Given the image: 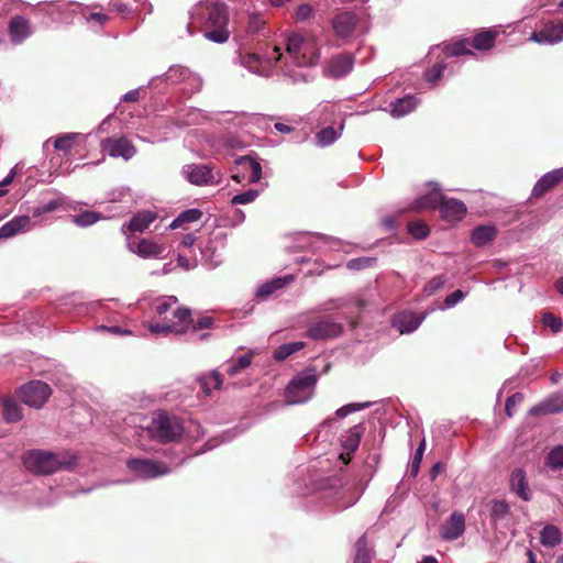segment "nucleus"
<instances>
[{"label":"nucleus","mask_w":563,"mask_h":563,"mask_svg":"<svg viewBox=\"0 0 563 563\" xmlns=\"http://www.w3.org/2000/svg\"><path fill=\"white\" fill-rule=\"evenodd\" d=\"M203 19L205 36L214 43H224L228 41L230 32L227 27L229 14L223 3L214 2L206 7L201 14Z\"/></svg>","instance_id":"obj_1"},{"label":"nucleus","mask_w":563,"mask_h":563,"mask_svg":"<svg viewBox=\"0 0 563 563\" xmlns=\"http://www.w3.org/2000/svg\"><path fill=\"white\" fill-rule=\"evenodd\" d=\"M184 426L179 418L158 411L148 426L152 439L159 443L177 442L183 438Z\"/></svg>","instance_id":"obj_2"},{"label":"nucleus","mask_w":563,"mask_h":563,"mask_svg":"<svg viewBox=\"0 0 563 563\" xmlns=\"http://www.w3.org/2000/svg\"><path fill=\"white\" fill-rule=\"evenodd\" d=\"M317 382L318 376L314 368H307L296 375L285 389L287 402L301 404L309 400Z\"/></svg>","instance_id":"obj_3"},{"label":"nucleus","mask_w":563,"mask_h":563,"mask_svg":"<svg viewBox=\"0 0 563 563\" xmlns=\"http://www.w3.org/2000/svg\"><path fill=\"white\" fill-rule=\"evenodd\" d=\"M24 466L32 473L49 475L64 466L57 454L44 450H30L23 455Z\"/></svg>","instance_id":"obj_4"},{"label":"nucleus","mask_w":563,"mask_h":563,"mask_svg":"<svg viewBox=\"0 0 563 563\" xmlns=\"http://www.w3.org/2000/svg\"><path fill=\"white\" fill-rule=\"evenodd\" d=\"M126 466L143 479L156 478L170 473V468L166 463L148 459H130L126 461Z\"/></svg>","instance_id":"obj_5"},{"label":"nucleus","mask_w":563,"mask_h":563,"mask_svg":"<svg viewBox=\"0 0 563 563\" xmlns=\"http://www.w3.org/2000/svg\"><path fill=\"white\" fill-rule=\"evenodd\" d=\"M51 387L44 382L33 380L20 388L21 400L33 408H41L51 396Z\"/></svg>","instance_id":"obj_6"},{"label":"nucleus","mask_w":563,"mask_h":563,"mask_svg":"<svg viewBox=\"0 0 563 563\" xmlns=\"http://www.w3.org/2000/svg\"><path fill=\"white\" fill-rule=\"evenodd\" d=\"M235 165L236 173L232 178L236 183H241L243 180L257 183L262 178V166L256 159L250 156H241L235 161Z\"/></svg>","instance_id":"obj_7"},{"label":"nucleus","mask_w":563,"mask_h":563,"mask_svg":"<svg viewBox=\"0 0 563 563\" xmlns=\"http://www.w3.org/2000/svg\"><path fill=\"white\" fill-rule=\"evenodd\" d=\"M101 146L111 157H122L124 161L131 159L137 152L125 136L107 137L101 142Z\"/></svg>","instance_id":"obj_8"},{"label":"nucleus","mask_w":563,"mask_h":563,"mask_svg":"<svg viewBox=\"0 0 563 563\" xmlns=\"http://www.w3.org/2000/svg\"><path fill=\"white\" fill-rule=\"evenodd\" d=\"M185 174L187 179L198 186H209L219 183L218 173H213V168L205 164H191L186 166Z\"/></svg>","instance_id":"obj_9"},{"label":"nucleus","mask_w":563,"mask_h":563,"mask_svg":"<svg viewBox=\"0 0 563 563\" xmlns=\"http://www.w3.org/2000/svg\"><path fill=\"white\" fill-rule=\"evenodd\" d=\"M530 41L539 44H555L563 41V24L554 21H548L539 31L530 35Z\"/></svg>","instance_id":"obj_10"},{"label":"nucleus","mask_w":563,"mask_h":563,"mask_svg":"<svg viewBox=\"0 0 563 563\" xmlns=\"http://www.w3.org/2000/svg\"><path fill=\"white\" fill-rule=\"evenodd\" d=\"M465 531V517L462 512L454 511L440 527V536L445 541L459 539Z\"/></svg>","instance_id":"obj_11"},{"label":"nucleus","mask_w":563,"mask_h":563,"mask_svg":"<svg viewBox=\"0 0 563 563\" xmlns=\"http://www.w3.org/2000/svg\"><path fill=\"white\" fill-rule=\"evenodd\" d=\"M563 181V168L553 169L543 175L532 189V197L541 198Z\"/></svg>","instance_id":"obj_12"},{"label":"nucleus","mask_w":563,"mask_h":563,"mask_svg":"<svg viewBox=\"0 0 563 563\" xmlns=\"http://www.w3.org/2000/svg\"><path fill=\"white\" fill-rule=\"evenodd\" d=\"M341 330L342 328L339 323L329 320H320L310 325L307 335L313 340H322L339 335Z\"/></svg>","instance_id":"obj_13"},{"label":"nucleus","mask_w":563,"mask_h":563,"mask_svg":"<svg viewBox=\"0 0 563 563\" xmlns=\"http://www.w3.org/2000/svg\"><path fill=\"white\" fill-rule=\"evenodd\" d=\"M423 319L424 314L404 311L395 316L393 324L398 329L400 333H410L419 328Z\"/></svg>","instance_id":"obj_14"},{"label":"nucleus","mask_w":563,"mask_h":563,"mask_svg":"<svg viewBox=\"0 0 563 563\" xmlns=\"http://www.w3.org/2000/svg\"><path fill=\"white\" fill-rule=\"evenodd\" d=\"M465 213L466 207L461 200L455 198L443 199L440 208V214L444 220L450 222L460 221L463 219Z\"/></svg>","instance_id":"obj_15"},{"label":"nucleus","mask_w":563,"mask_h":563,"mask_svg":"<svg viewBox=\"0 0 563 563\" xmlns=\"http://www.w3.org/2000/svg\"><path fill=\"white\" fill-rule=\"evenodd\" d=\"M356 16L351 12H341L332 19V27L340 37L350 36L356 25Z\"/></svg>","instance_id":"obj_16"},{"label":"nucleus","mask_w":563,"mask_h":563,"mask_svg":"<svg viewBox=\"0 0 563 563\" xmlns=\"http://www.w3.org/2000/svg\"><path fill=\"white\" fill-rule=\"evenodd\" d=\"M31 26L26 19L14 15L9 22V34L12 43L20 44L31 35Z\"/></svg>","instance_id":"obj_17"},{"label":"nucleus","mask_w":563,"mask_h":563,"mask_svg":"<svg viewBox=\"0 0 563 563\" xmlns=\"http://www.w3.org/2000/svg\"><path fill=\"white\" fill-rule=\"evenodd\" d=\"M510 488L525 501L531 499V492L527 482L526 472L522 468H516L510 476Z\"/></svg>","instance_id":"obj_18"},{"label":"nucleus","mask_w":563,"mask_h":563,"mask_svg":"<svg viewBox=\"0 0 563 563\" xmlns=\"http://www.w3.org/2000/svg\"><path fill=\"white\" fill-rule=\"evenodd\" d=\"M354 58L350 54H340L329 63V73L334 78L347 75L353 68Z\"/></svg>","instance_id":"obj_19"},{"label":"nucleus","mask_w":563,"mask_h":563,"mask_svg":"<svg viewBox=\"0 0 563 563\" xmlns=\"http://www.w3.org/2000/svg\"><path fill=\"white\" fill-rule=\"evenodd\" d=\"M31 223L29 216L13 218L0 228V239H9L24 232Z\"/></svg>","instance_id":"obj_20"},{"label":"nucleus","mask_w":563,"mask_h":563,"mask_svg":"<svg viewBox=\"0 0 563 563\" xmlns=\"http://www.w3.org/2000/svg\"><path fill=\"white\" fill-rule=\"evenodd\" d=\"M156 213L148 210L137 212L126 225H123L122 230L128 228L131 232L142 233L156 220Z\"/></svg>","instance_id":"obj_21"},{"label":"nucleus","mask_w":563,"mask_h":563,"mask_svg":"<svg viewBox=\"0 0 563 563\" xmlns=\"http://www.w3.org/2000/svg\"><path fill=\"white\" fill-rule=\"evenodd\" d=\"M533 413L552 415L563 412V394L555 393L531 410Z\"/></svg>","instance_id":"obj_22"},{"label":"nucleus","mask_w":563,"mask_h":563,"mask_svg":"<svg viewBox=\"0 0 563 563\" xmlns=\"http://www.w3.org/2000/svg\"><path fill=\"white\" fill-rule=\"evenodd\" d=\"M365 432L363 423L355 424L352 427L345 435L342 437V446L346 451L347 455L354 453L361 442L362 435Z\"/></svg>","instance_id":"obj_23"},{"label":"nucleus","mask_w":563,"mask_h":563,"mask_svg":"<svg viewBox=\"0 0 563 563\" xmlns=\"http://www.w3.org/2000/svg\"><path fill=\"white\" fill-rule=\"evenodd\" d=\"M164 321L173 323L175 328H186V332L190 329L192 323L191 310L188 308L178 307L164 317Z\"/></svg>","instance_id":"obj_24"},{"label":"nucleus","mask_w":563,"mask_h":563,"mask_svg":"<svg viewBox=\"0 0 563 563\" xmlns=\"http://www.w3.org/2000/svg\"><path fill=\"white\" fill-rule=\"evenodd\" d=\"M131 250L137 254L140 257L148 258V257H159L163 252L165 251V247L158 243H155L147 239H142L137 243L136 247Z\"/></svg>","instance_id":"obj_25"},{"label":"nucleus","mask_w":563,"mask_h":563,"mask_svg":"<svg viewBox=\"0 0 563 563\" xmlns=\"http://www.w3.org/2000/svg\"><path fill=\"white\" fill-rule=\"evenodd\" d=\"M497 235V229L494 225H479L472 231L471 240L477 247L490 243Z\"/></svg>","instance_id":"obj_26"},{"label":"nucleus","mask_w":563,"mask_h":563,"mask_svg":"<svg viewBox=\"0 0 563 563\" xmlns=\"http://www.w3.org/2000/svg\"><path fill=\"white\" fill-rule=\"evenodd\" d=\"M443 199L444 196L442 195V192L439 189H434L424 195L423 197L416 199L415 209H440Z\"/></svg>","instance_id":"obj_27"},{"label":"nucleus","mask_w":563,"mask_h":563,"mask_svg":"<svg viewBox=\"0 0 563 563\" xmlns=\"http://www.w3.org/2000/svg\"><path fill=\"white\" fill-rule=\"evenodd\" d=\"M489 517L494 527L510 514V506L505 500L493 499L489 501Z\"/></svg>","instance_id":"obj_28"},{"label":"nucleus","mask_w":563,"mask_h":563,"mask_svg":"<svg viewBox=\"0 0 563 563\" xmlns=\"http://www.w3.org/2000/svg\"><path fill=\"white\" fill-rule=\"evenodd\" d=\"M562 541L561 530L553 525H547L540 531V542L548 548H554Z\"/></svg>","instance_id":"obj_29"},{"label":"nucleus","mask_w":563,"mask_h":563,"mask_svg":"<svg viewBox=\"0 0 563 563\" xmlns=\"http://www.w3.org/2000/svg\"><path fill=\"white\" fill-rule=\"evenodd\" d=\"M497 33L492 30H485L477 33L471 43V45L479 51L489 49L494 46Z\"/></svg>","instance_id":"obj_30"},{"label":"nucleus","mask_w":563,"mask_h":563,"mask_svg":"<svg viewBox=\"0 0 563 563\" xmlns=\"http://www.w3.org/2000/svg\"><path fill=\"white\" fill-rule=\"evenodd\" d=\"M80 139L79 133H65L58 135L54 141V148L64 153H69Z\"/></svg>","instance_id":"obj_31"},{"label":"nucleus","mask_w":563,"mask_h":563,"mask_svg":"<svg viewBox=\"0 0 563 563\" xmlns=\"http://www.w3.org/2000/svg\"><path fill=\"white\" fill-rule=\"evenodd\" d=\"M354 563H372L371 550L365 534L360 537L355 543Z\"/></svg>","instance_id":"obj_32"},{"label":"nucleus","mask_w":563,"mask_h":563,"mask_svg":"<svg viewBox=\"0 0 563 563\" xmlns=\"http://www.w3.org/2000/svg\"><path fill=\"white\" fill-rule=\"evenodd\" d=\"M197 382L199 383L200 388L207 396L211 394L212 389H219L222 385L221 375L217 371H213L208 376L199 377Z\"/></svg>","instance_id":"obj_33"},{"label":"nucleus","mask_w":563,"mask_h":563,"mask_svg":"<svg viewBox=\"0 0 563 563\" xmlns=\"http://www.w3.org/2000/svg\"><path fill=\"white\" fill-rule=\"evenodd\" d=\"M103 219L102 214L96 211L86 210L71 216V221L78 227H89Z\"/></svg>","instance_id":"obj_34"},{"label":"nucleus","mask_w":563,"mask_h":563,"mask_svg":"<svg viewBox=\"0 0 563 563\" xmlns=\"http://www.w3.org/2000/svg\"><path fill=\"white\" fill-rule=\"evenodd\" d=\"M470 45L471 42L467 38L460 40L457 42L445 45L443 47V53L448 57L460 56L464 54L473 55V52L468 48Z\"/></svg>","instance_id":"obj_35"},{"label":"nucleus","mask_w":563,"mask_h":563,"mask_svg":"<svg viewBox=\"0 0 563 563\" xmlns=\"http://www.w3.org/2000/svg\"><path fill=\"white\" fill-rule=\"evenodd\" d=\"M22 409L13 399L3 401V418L7 422H18L22 419Z\"/></svg>","instance_id":"obj_36"},{"label":"nucleus","mask_w":563,"mask_h":563,"mask_svg":"<svg viewBox=\"0 0 563 563\" xmlns=\"http://www.w3.org/2000/svg\"><path fill=\"white\" fill-rule=\"evenodd\" d=\"M252 358L253 354L250 352L235 360H231L228 363L227 373L231 376L236 375L239 372L251 365Z\"/></svg>","instance_id":"obj_37"},{"label":"nucleus","mask_w":563,"mask_h":563,"mask_svg":"<svg viewBox=\"0 0 563 563\" xmlns=\"http://www.w3.org/2000/svg\"><path fill=\"white\" fill-rule=\"evenodd\" d=\"M287 284L286 278H277L272 282L265 283L257 289L256 296L262 299L268 298L276 290L282 289Z\"/></svg>","instance_id":"obj_38"},{"label":"nucleus","mask_w":563,"mask_h":563,"mask_svg":"<svg viewBox=\"0 0 563 563\" xmlns=\"http://www.w3.org/2000/svg\"><path fill=\"white\" fill-rule=\"evenodd\" d=\"M303 346V342H291L283 344L274 351V358L277 361H284L291 354L300 351Z\"/></svg>","instance_id":"obj_39"},{"label":"nucleus","mask_w":563,"mask_h":563,"mask_svg":"<svg viewBox=\"0 0 563 563\" xmlns=\"http://www.w3.org/2000/svg\"><path fill=\"white\" fill-rule=\"evenodd\" d=\"M202 217V212L199 209H189L181 212L170 224V228L177 229L184 223H190L198 221Z\"/></svg>","instance_id":"obj_40"},{"label":"nucleus","mask_w":563,"mask_h":563,"mask_svg":"<svg viewBox=\"0 0 563 563\" xmlns=\"http://www.w3.org/2000/svg\"><path fill=\"white\" fill-rule=\"evenodd\" d=\"M416 107V100L413 97L408 96L402 99H398L397 102L394 104L393 108V114L395 117H402L410 111H412Z\"/></svg>","instance_id":"obj_41"},{"label":"nucleus","mask_w":563,"mask_h":563,"mask_svg":"<svg viewBox=\"0 0 563 563\" xmlns=\"http://www.w3.org/2000/svg\"><path fill=\"white\" fill-rule=\"evenodd\" d=\"M547 465L555 471L563 468V445H558L549 452Z\"/></svg>","instance_id":"obj_42"},{"label":"nucleus","mask_w":563,"mask_h":563,"mask_svg":"<svg viewBox=\"0 0 563 563\" xmlns=\"http://www.w3.org/2000/svg\"><path fill=\"white\" fill-rule=\"evenodd\" d=\"M338 136L339 132L334 128L327 126L317 133V144L320 146H328L332 144L338 139Z\"/></svg>","instance_id":"obj_43"},{"label":"nucleus","mask_w":563,"mask_h":563,"mask_svg":"<svg viewBox=\"0 0 563 563\" xmlns=\"http://www.w3.org/2000/svg\"><path fill=\"white\" fill-rule=\"evenodd\" d=\"M408 232L418 240H423L430 234L428 224L421 220L410 222L408 224Z\"/></svg>","instance_id":"obj_44"},{"label":"nucleus","mask_w":563,"mask_h":563,"mask_svg":"<svg viewBox=\"0 0 563 563\" xmlns=\"http://www.w3.org/2000/svg\"><path fill=\"white\" fill-rule=\"evenodd\" d=\"M446 283V278L444 275H438L432 277L423 287V292L426 296H432L441 288H443Z\"/></svg>","instance_id":"obj_45"},{"label":"nucleus","mask_w":563,"mask_h":563,"mask_svg":"<svg viewBox=\"0 0 563 563\" xmlns=\"http://www.w3.org/2000/svg\"><path fill=\"white\" fill-rule=\"evenodd\" d=\"M150 331L152 333H176V334H185L186 328H175L173 323H167L163 321V323H155L150 327Z\"/></svg>","instance_id":"obj_46"},{"label":"nucleus","mask_w":563,"mask_h":563,"mask_svg":"<svg viewBox=\"0 0 563 563\" xmlns=\"http://www.w3.org/2000/svg\"><path fill=\"white\" fill-rule=\"evenodd\" d=\"M305 44V38L300 34H292L288 37L287 41V52L297 57V54L301 51L302 46Z\"/></svg>","instance_id":"obj_47"},{"label":"nucleus","mask_w":563,"mask_h":563,"mask_svg":"<svg viewBox=\"0 0 563 563\" xmlns=\"http://www.w3.org/2000/svg\"><path fill=\"white\" fill-rule=\"evenodd\" d=\"M542 322L545 327H549L553 333H558L563 329V320L551 312H547L542 316Z\"/></svg>","instance_id":"obj_48"},{"label":"nucleus","mask_w":563,"mask_h":563,"mask_svg":"<svg viewBox=\"0 0 563 563\" xmlns=\"http://www.w3.org/2000/svg\"><path fill=\"white\" fill-rule=\"evenodd\" d=\"M258 196V191L254 189H250L247 191H244L242 194L235 195L231 199L232 205H245L254 201L256 197Z\"/></svg>","instance_id":"obj_49"},{"label":"nucleus","mask_w":563,"mask_h":563,"mask_svg":"<svg viewBox=\"0 0 563 563\" xmlns=\"http://www.w3.org/2000/svg\"><path fill=\"white\" fill-rule=\"evenodd\" d=\"M424 450H426V440L422 439V441L420 442V444L418 445V448L416 450V453H415L412 462H411V473L413 475H417L419 472V467H420V464L422 461Z\"/></svg>","instance_id":"obj_50"},{"label":"nucleus","mask_w":563,"mask_h":563,"mask_svg":"<svg viewBox=\"0 0 563 563\" xmlns=\"http://www.w3.org/2000/svg\"><path fill=\"white\" fill-rule=\"evenodd\" d=\"M214 323V319L210 316H201L197 320L192 319V323H190V329L194 331H199L203 329L212 328Z\"/></svg>","instance_id":"obj_51"},{"label":"nucleus","mask_w":563,"mask_h":563,"mask_svg":"<svg viewBox=\"0 0 563 563\" xmlns=\"http://www.w3.org/2000/svg\"><path fill=\"white\" fill-rule=\"evenodd\" d=\"M523 398L525 397L521 393H516L507 398L505 404V410L508 417H512L515 407L521 404L523 401Z\"/></svg>","instance_id":"obj_52"},{"label":"nucleus","mask_w":563,"mask_h":563,"mask_svg":"<svg viewBox=\"0 0 563 563\" xmlns=\"http://www.w3.org/2000/svg\"><path fill=\"white\" fill-rule=\"evenodd\" d=\"M369 406V402L364 404H349L336 410V416L340 418H344L347 415L355 412L357 410L364 409Z\"/></svg>","instance_id":"obj_53"},{"label":"nucleus","mask_w":563,"mask_h":563,"mask_svg":"<svg viewBox=\"0 0 563 563\" xmlns=\"http://www.w3.org/2000/svg\"><path fill=\"white\" fill-rule=\"evenodd\" d=\"M313 15V9L310 4H300L295 11V19L297 21H306Z\"/></svg>","instance_id":"obj_54"},{"label":"nucleus","mask_w":563,"mask_h":563,"mask_svg":"<svg viewBox=\"0 0 563 563\" xmlns=\"http://www.w3.org/2000/svg\"><path fill=\"white\" fill-rule=\"evenodd\" d=\"M445 68V65L443 64H435L432 68L428 69L426 71V79L427 81H435L439 78L442 77L443 70Z\"/></svg>","instance_id":"obj_55"},{"label":"nucleus","mask_w":563,"mask_h":563,"mask_svg":"<svg viewBox=\"0 0 563 563\" xmlns=\"http://www.w3.org/2000/svg\"><path fill=\"white\" fill-rule=\"evenodd\" d=\"M264 24V20H262L260 16L252 15L247 24V31L251 33H256L263 27Z\"/></svg>","instance_id":"obj_56"},{"label":"nucleus","mask_w":563,"mask_h":563,"mask_svg":"<svg viewBox=\"0 0 563 563\" xmlns=\"http://www.w3.org/2000/svg\"><path fill=\"white\" fill-rule=\"evenodd\" d=\"M464 298V292L460 289L453 291L449 296H446L444 303L449 307L456 305L460 300Z\"/></svg>","instance_id":"obj_57"},{"label":"nucleus","mask_w":563,"mask_h":563,"mask_svg":"<svg viewBox=\"0 0 563 563\" xmlns=\"http://www.w3.org/2000/svg\"><path fill=\"white\" fill-rule=\"evenodd\" d=\"M60 206L59 200H52L45 205H43L34 214L48 213L54 211Z\"/></svg>","instance_id":"obj_58"},{"label":"nucleus","mask_w":563,"mask_h":563,"mask_svg":"<svg viewBox=\"0 0 563 563\" xmlns=\"http://www.w3.org/2000/svg\"><path fill=\"white\" fill-rule=\"evenodd\" d=\"M88 22H96L99 25H103L108 21V15L99 12L90 13L87 18Z\"/></svg>","instance_id":"obj_59"},{"label":"nucleus","mask_w":563,"mask_h":563,"mask_svg":"<svg viewBox=\"0 0 563 563\" xmlns=\"http://www.w3.org/2000/svg\"><path fill=\"white\" fill-rule=\"evenodd\" d=\"M170 307V303L167 301L161 302L156 306V312L163 321L164 317L169 314Z\"/></svg>","instance_id":"obj_60"},{"label":"nucleus","mask_w":563,"mask_h":563,"mask_svg":"<svg viewBox=\"0 0 563 563\" xmlns=\"http://www.w3.org/2000/svg\"><path fill=\"white\" fill-rule=\"evenodd\" d=\"M188 75H189L188 69H185V68H172L169 70V76L168 77L170 79H173V78L184 79Z\"/></svg>","instance_id":"obj_61"},{"label":"nucleus","mask_w":563,"mask_h":563,"mask_svg":"<svg viewBox=\"0 0 563 563\" xmlns=\"http://www.w3.org/2000/svg\"><path fill=\"white\" fill-rule=\"evenodd\" d=\"M371 261H372L371 258L352 260L349 262L347 266L350 268H362V267L369 265Z\"/></svg>","instance_id":"obj_62"},{"label":"nucleus","mask_w":563,"mask_h":563,"mask_svg":"<svg viewBox=\"0 0 563 563\" xmlns=\"http://www.w3.org/2000/svg\"><path fill=\"white\" fill-rule=\"evenodd\" d=\"M139 99H140V89L130 90L123 96V100L125 102H136V101H139Z\"/></svg>","instance_id":"obj_63"},{"label":"nucleus","mask_w":563,"mask_h":563,"mask_svg":"<svg viewBox=\"0 0 563 563\" xmlns=\"http://www.w3.org/2000/svg\"><path fill=\"white\" fill-rule=\"evenodd\" d=\"M274 129L279 133H290L294 131V128L290 125H287L285 123L277 122L274 124Z\"/></svg>","instance_id":"obj_64"}]
</instances>
